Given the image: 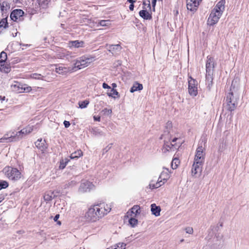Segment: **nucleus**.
I'll return each instance as SVG.
<instances>
[{
  "mask_svg": "<svg viewBox=\"0 0 249 249\" xmlns=\"http://www.w3.org/2000/svg\"><path fill=\"white\" fill-rule=\"evenodd\" d=\"M69 160L67 159H65V161L64 160H61L60 161L59 168L63 169L66 166Z\"/></svg>",
  "mask_w": 249,
  "mask_h": 249,
  "instance_id": "36",
  "label": "nucleus"
},
{
  "mask_svg": "<svg viewBox=\"0 0 249 249\" xmlns=\"http://www.w3.org/2000/svg\"><path fill=\"white\" fill-rule=\"evenodd\" d=\"M157 0H152V10H153V11H155V6H156Z\"/></svg>",
  "mask_w": 249,
  "mask_h": 249,
  "instance_id": "48",
  "label": "nucleus"
},
{
  "mask_svg": "<svg viewBox=\"0 0 249 249\" xmlns=\"http://www.w3.org/2000/svg\"><path fill=\"white\" fill-rule=\"evenodd\" d=\"M63 124L66 128H68L71 124L70 123L67 121H64Z\"/></svg>",
  "mask_w": 249,
  "mask_h": 249,
  "instance_id": "49",
  "label": "nucleus"
},
{
  "mask_svg": "<svg viewBox=\"0 0 249 249\" xmlns=\"http://www.w3.org/2000/svg\"><path fill=\"white\" fill-rule=\"evenodd\" d=\"M32 87L29 86L26 84H23L22 91V93H28L30 92L32 90Z\"/></svg>",
  "mask_w": 249,
  "mask_h": 249,
  "instance_id": "34",
  "label": "nucleus"
},
{
  "mask_svg": "<svg viewBox=\"0 0 249 249\" xmlns=\"http://www.w3.org/2000/svg\"><path fill=\"white\" fill-rule=\"evenodd\" d=\"M107 95L109 97L115 98L114 95H119V92L114 89H110V92H107Z\"/></svg>",
  "mask_w": 249,
  "mask_h": 249,
  "instance_id": "33",
  "label": "nucleus"
},
{
  "mask_svg": "<svg viewBox=\"0 0 249 249\" xmlns=\"http://www.w3.org/2000/svg\"><path fill=\"white\" fill-rule=\"evenodd\" d=\"M164 183L165 181H162L161 179L160 180V178H159V179L158 180L157 182L156 183H152V182L150 183L149 185V188L151 189L158 188L160 187Z\"/></svg>",
  "mask_w": 249,
  "mask_h": 249,
  "instance_id": "24",
  "label": "nucleus"
},
{
  "mask_svg": "<svg viewBox=\"0 0 249 249\" xmlns=\"http://www.w3.org/2000/svg\"><path fill=\"white\" fill-rule=\"evenodd\" d=\"M129 223L132 227H134L138 224V220L135 218L131 217L129 220Z\"/></svg>",
  "mask_w": 249,
  "mask_h": 249,
  "instance_id": "38",
  "label": "nucleus"
},
{
  "mask_svg": "<svg viewBox=\"0 0 249 249\" xmlns=\"http://www.w3.org/2000/svg\"><path fill=\"white\" fill-rule=\"evenodd\" d=\"M197 81L190 77L188 81V92L191 96H196L197 94Z\"/></svg>",
  "mask_w": 249,
  "mask_h": 249,
  "instance_id": "8",
  "label": "nucleus"
},
{
  "mask_svg": "<svg viewBox=\"0 0 249 249\" xmlns=\"http://www.w3.org/2000/svg\"><path fill=\"white\" fill-rule=\"evenodd\" d=\"M131 213L134 214V216L139 214L141 213L140 207L139 205H135L131 209Z\"/></svg>",
  "mask_w": 249,
  "mask_h": 249,
  "instance_id": "28",
  "label": "nucleus"
},
{
  "mask_svg": "<svg viewBox=\"0 0 249 249\" xmlns=\"http://www.w3.org/2000/svg\"><path fill=\"white\" fill-rule=\"evenodd\" d=\"M134 3H131L129 7L130 10L133 11L134 10Z\"/></svg>",
  "mask_w": 249,
  "mask_h": 249,
  "instance_id": "52",
  "label": "nucleus"
},
{
  "mask_svg": "<svg viewBox=\"0 0 249 249\" xmlns=\"http://www.w3.org/2000/svg\"><path fill=\"white\" fill-rule=\"evenodd\" d=\"M0 7L2 14L6 13L7 11L10 9V5L6 1H3L0 3Z\"/></svg>",
  "mask_w": 249,
  "mask_h": 249,
  "instance_id": "25",
  "label": "nucleus"
},
{
  "mask_svg": "<svg viewBox=\"0 0 249 249\" xmlns=\"http://www.w3.org/2000/svg\"><path fill=\"white\" fill-rule=\"evenodd\" d=\"M8 186V183L5 180L0 181V190L2 189H5Z\"/></svg>",
  "mask_w": 249,
  "mask_h": 249,
  "instance_id": "39",
  "label": "nucleus"
},
{
  "mask_svg": "<svg viewBox=\"0 0 249 249\" xmlns=\"http://www.w3.org/2000/svg\"><path fill=\"white\" fill-rule=\"evenodd\" d=\"M111 210V206L105 203L94 205L89 209L85 217L87 221L96 222L107 214Z\"/></svg>",
  "mask_w": 249,
  "mask_h": 249,
  "instance_id": "1",
  "label": "nucleus"
},
{
  "mask_svg": "<svg viewBox=\"0 0 249 249\" xmlns=\"http://www.w3.org/2000/svg\"><path fill=\"white\" fill-rule=\"evenodd\" d=\"M0 71L5 73H8L11 71V67L9 65L6 64V62L4 64H0Z\"/></svg>",
  "mask_w": 249,
  "mask_h": 249,
  "instance_id": "26",
  "label": "nucleus"
},
{
  "mask_svg": "<svg viewBox=\"0 0 249 249\" xmlns=\"http://www.w3.org/2000/svg\"><path fill=\"white\" fill-rule=\"evenodd\" d=\"M55 72L59 74H65L68 72L73 71V68L71 67H65L63 66H59L55 68Z\"/></svg>",
  "mask_w": 249,
  "mask_h": 249,
  "instance_id": "18",
  "label": "nucleus"
},
{
  "mask_svg": "<svg viewBox=\"0 0 249 249\" xmlns=\"http://www.w3.org/2000/svg\"><path fill=\"white\" fill-rule=\"evenodd\" d=\"M112 86L113 87V89H114L117 87V85L115 83H113L112 84Z\"/></svg>",
  "mask_w": 249,
  "mask_h": 249,
  "instance_id": "59",
  "label": "nucleus"
},
{
  "mask_svg": "<svg viewBox=\"0 0 249 249\" xmlns=\"http://www.w3.org/2000/svg\"><path fill=\"white\" fill-rule=\"evenodd\" d=\"M216 63L214 61V58L210 56H207V60L206 64V78L208 81L210 80L211 82L213 80L212 75L213 74V69Z\"/></svg>",
  "mask_w": 249,
  "mask_h": 249,
  "instance_id": "4",
  "label": "nucleus"
},
{
  "mask_svg": "<svg viewBox=\"0 0 249 249\" xmlns=\"http://www.w3.org/2000/svg\"><path fill=\"white\" fill-rule=\"evenodd\" d=\"M140 16L145 20H150L152 19V15L146 10H142L139 12Z\"/></svg>",
  "mask_w": 249,
  "mask_h": 249,
  "instance_id": "20",
  "label": "nucleus"
},
{
  "mask_svg": "<svg viewBox=\"0 0 249 249\" xmlns=\"http://www.w3.org/2000/svg\"><path fill=\"white\" fill-rule=\"evenodd\" d=\"M94 187L92 183L90 181L85 180L82 182L79 188V191L81 193L89 192Z\"/></svg>",
  "mask_w": 249,
  "mask_h": 249,
  "instance_id": "13",
  "label": "nucleus"
},
{
  "mask_svg": "<svg viewBox=\"0 0 249 249\" xmlns=\"http://www.w3.org/2000/svg\"><path fill=\"white\" fill-rule=\"evenodd\" d=\"M103 88L104 89H111V88L110 86H109L107 83H104L103 84Z\"/></svg>",
  "mask_w": 249,
  "mask_h": 249,
  "instance_id": "50",
  "label": "nucleus"
},
{
  "mask_svg": "<svg viewBox=\"0 0 249 249\" xmlns=\"http://www.w3.org/2000/svg\"><path fill=\"white\" fill-rule=\"evenodd\" d=\"M142 4L144 5H147V7L149 9H151V5L150 0H143Z\"/></svg>",
  "mask_w": 249,
  "mask_h": 249,
  "instance_id": "44",
  "label": "nucleus"
},
{
  "mask_svg": "<svg viewBox=\"0 0 249 249\" xmlns=\"http://www.w3.org/2000/svg\"><path fill=\"white\" fill-rule=\"evenodd\" d=\"M3 172L9 179L12 180H17L21 177L20 172L18 169L15 168H12L9 166L5 167L3 169Z\"/></svg>",
  "mask_w": 249,
  "mask_h": 249,
  "instance_id": "5",
  "label": "nucleus"
},
{
  "mask_svg": "<svg viewBox=\"0 0 249 249\" xmlns=\"http://www.w3.org/2000/svg\"><path fill=\"white\" fill-rule=\"evenodd\" d=\"M91 59L89 58L86 57L85 56H82L77 59L74 64L73 71L77 68V69H81L86 67H87L90 63Z\"/></svg>",
  "mask_w": 249,
  "mask_h": 249,
  "instance_id": "7",
  "label": "nucleus"
},
{
  "mask_svg": "<svg viewBox=\"0 0 249 249\" xmlns=\"http://www.w3.org/2000/svg\"><path fill=\"white\" fill-rule=\"evenodd\" d=\"M94 120L95 121L100 122V117L99 116H94L93 117Z\"/></svg>",
  "mask_w": 249,
  "mask_h": 249,
  "instance_id": "51",
  "label": "nucleus"
},
{
  "mask_svg": "<svg viewBox=\"0 0 249 249\" xmlns=\"http://www.w3.org/2000/svg\"><path fill=\"white\" fill-rule=\"evenodd\" d=\"M204 163L199 161H194L192 168V175L193 176H199L202 170Z\"/></svg>",
  "mask_w": 249,
  "mask_h": 249,
  "instance_id": "10",
  "label": "nucleus"
},
{
  "mask_svg": "<svg viewBox=\"0 0 249 249\" xmlns=\"http://www.w3.org/2000/svg\"><path fill=\"white\" fill-rule=\"evenodd\" d=\"M84 41L79 40L71 41L69 43L70 47H74L75 48L84 47Z\"/></svg>",
  "mask_w": 249,
  "mask_h": 249,
  "instance_id": "22",
  "label": "nucleus"
},
{
  "mask_svg": "<svg viewBox=\"0 0 249 249\" xmlns=\"http://www.w3.org/2000/svg\"><path fill=\"white\" fill-rule=\"evenodd\" d=\"M233 82L232 81V83H231V86H232V85H233Z\"/></svg>",
  "mask_w": 249,
  "mask_h": 249,
  "instance_id": "62",
  "label": "nucleus"
},
{
  "mask_svg": "<svg viewBox=\"0 0 249 249\" xmlns=\"http://www.w3.org/2000/svg\"><path fill=\"white\" fill-rule=\"evenodd\" d=\"M24 12L21 9L13 10L10 15V18L14 21H22L23 20Z\"/></svg>",
  "mask_w": 249,
  "mask_h": 249,
  "instance_id": "11",
  "label": "nucleus"
},
{
  "mask_svg": "<svg viewBox=\"0 0 249 249\" xmlns=\"http://www.w3.org/2000/svg\"><path fill=\"white\" fill-rule=\"evenodd\" d=\"M179 163V160L178 158H174L173 159L171 166L172 169H175L178 167V164Z\"/></svg>",
  "mask_w": 249,
  "mask_h": 249,
  "instance_id": "31",
  "label": "nucleus"
},
{
  "mask_svg": "<svg viewBox=\"0 0 249 249\" xmlns=\"http://www.w3.org/2000/svg\"><path fill=\"white\" fill-rule=\"evenodd\" d=\"M4 199V196L2 194L0 195V203Z\"/></svg>",
  "mask_w": 249,
  "mask_h": 249,
  "instance_id": "54",
  "label": "nucleus"
},
{
  "mask_svg": "<svg viewBox=\"0 0 249 249\" xmlns=\"http://www.w3.org/2000/svg\"><path fill=\"white\" fill-rule=\"evenodd\" d=\"M221 15V14H219V12L217 13L212 10L207 20L208 25L213 26L216 24L218 21Z\"/></svg>",
  "mask_w": 249,
  "mask_h": 249,
  "instance_id": "12",
  "label": "nucleus"
},
{
  "mask_svg": "<svg viewBox=\"0 0 249 249\" xmlns=\"http://www.w3.org/2000/svg\"><path fill=\"white\" fill-rule=\"evenodd\" d=\"M110 22L109 20H102L100 21L99 24L101 26H107L110 24Z\"/></svg>",
  "mask_w": 249,
  "mask_h": 249,
  "instance_id": "40",
  "label": "nucleus"
},
{
  "mask_svg": "<svg viewBox=\"0 0 249 249\" xmlns=\"http://www.w3.org/2000/svg\"><path fill=\"white\" fill-rule=\"evenodd\" d=\"M33 129L32 127L28 126L17 132L16 135H11L10 136H8V134H7V136L5 135L3 137L0 139V142H3L5 141L7 142L15 141L17 140V138L21 139L23 137V135H26L31 133L33 131Z\"/></svg>",
  "mask_w": 249,
  "mask_h": 249,
  "instance_id": "2",
  "label": "nucleus"
},
{
  "mask_svg": "<svg viewBox=\"0 0 249 249\" xmlns=\"http://www.w3.org/2000/svg\"><path fill=\"white\" fill-rule=\"evenodd\" d=\"M202 0H187V8L188 10L193 11L196 10L199 3Z\"/></svg>",
  "mask_w": 249,
  "mask_h": 249,
  "instance_id": "14",
  "label": "nucleus"
},
{
  "mask_svg": "<svg viewBox=\"0 0 249 249\" xmlns=\"http://www.w3.org/2000/svg\"><path fill=\"white\" fill-rule=\"evenodd\" d=\"M160 139L164 140V144L162 147L163 152L165 153L167 151H169L170 150H172L174 148L176 149V144H174L177 140L178 138H175L170 142L171 135L169 134V132L168 131H165L164 133L160 136Z\"/></svg>",
  "mask_w": 249,
  "mask_h": 249,
  "instance_id": "3",
  "label": "nucleus"
},
{
  "mask_svg": "<svg viewBox=\"0 0 249 249\" xmlns=\"http://www.w3.org/2000/svg\"><path fill=\"white\" fill-rule=\"evenodd\" d=\"M168 178H169V174L168 173H162L161 174L159 178L161 180L163 179L164 180V181H166V180L168 179Z\"/></svg>",
  "mask_w": 249,
  "mask_h": 249,
  "instance_id": "41",
  "label": "nucleus"
},
{
  "mask_svg": "<svg viewBox=\"0 0 249 249\" xmlns=\"http://www.w3.org/2000/svg\"><path fill=\"white\" fill-rule=\"evenodd\" d=\"M225 3L224 0H221L216 4L213 10L217 13L219 12V14L222 15L225 9Z\"/></svg>",
  "mask_w": 249,
  "mask_h": 249,
  "instance_id": "15",
  "label": "nucleus"
},
{
  "mask_svg": "<svg viewBox=\"0 0 249 249\" xmlns=\"http://www.w3.org/2000/svg\"><path fill=\"white\" fill-rule=\"evenodd\" d=\"M11 87L13 91L18 93H22L23 84L17 81H14Z\"/></svg>",
  "mask_w": 249,
  "mask_h": 249,
  "instance_id": "16",
  "label": "nucleus"
},
{
  "mask_svg": "<svg viewBox=\"0 0 249 249\" xmlns=\"http://www.w3.org/2000/svg\"><path fill=\"white\" fill-rule=\"evenodd\" d=\"M167 126H168L169 127H172V123L170 122H168L167 123Z\"/></svg>",
  "mask_w": 249,
  "mask_h": 249,
  "instance_id": "55",
  "label": "nucleus"
},
{
  "mask_svg": "<svg viewBox=\"0 0 249 249\" xmlns=\"http://www.w3.org/2000/svg\"><path fill=\"white\" fill-rule=\"evenodd\" d=\"M143 89V86L142 84H140L139 83L137 82H135L134 84L132 87L131 88L130 92L131 93H133L135 91H138V90H141Z\"/></svg>",
  "mask_w": 249,
  "mask_h": 249,
  "instance_id": "23",
  "label": "nucleus"
},
{
  "mask_svg": "<svg viewBox=\"0 0 249 249\" xmlns=\"http://www.w3.org/2000/svg\"><path fill=\"white\" fill-rule=\"evenodd\" d=\"M107 49L112 53H114L120 51L122 47L119 44L107 45Z\"/></svg>",
  "mask_w": 249,
  "mask_h": 249,
  "instance_id": "19",
  "label": "nucleus"
},
{
  "mask_svg": "<svg viewBox=\"0 0 249 249\" xmlns=\"http://www.w3.org/2000/svg\"><path fill=\"white\" fill-rule=\"evenodd\" d=\"M224 148V144L223 142H221L219 144L218 152L220 154H221V152L223 151Z\"/></svg>",
  "mask_w": 249,
  "mask_h": 249,
  "instance_id": "45",
  "label": "nucleus"
},
{
  "mask_svg": "<svg viewBox=\"0 0 249 249\" xmlns=\"http://www.w3.org/2000/svg\"><path fill=\"white\" fill-rule=\"evenodd\" d=\"M107 249H118V248L116 245V246H114V247H111V248H108Z\"/></svg>",
  "mask_w": 249,
  "mask_h": 249,
  "instance_id": "58",
  "label": "nucleus"
},
{
  "mask_svg": "<svg viewBox=\"0 0 249 249\" xmlns=\"http://www.w3.org/2000/svg\"><path fill=\"white\" fill-rule=\"evenodd\" d=\"M205 148L202 145H199L196 149L194 161H199L204 163L205 160Z\"/></svg>",
  "mask_w": 249,
  "mask_h": 249,
  "instance_id": "9",
  "label": "nucleus"
},
{
  "mask_svg": "<svg viewBox=\"0 0 249 249\" xmlns=\"http://www.w3.org/2000/svg\"><path fill=\"white\" fill-rule=\"evenodd\" d=\"M127 1L130 3H134L136 2V1L134 0H127Z\"/></svg>",
  "mask_w": 249,
  "mask_h": 249,
  "instance_id": "57",
  "label": "nucleus"
},
{
  "mask_svg": "<svg viewBox=\"0 0 249 249\" xmlns=\"http://www.w3.org/2000/svg\"><path fill=\"white\" fill-rule=\"evenodd\" d=\"M82 155V152L81 150H78L71 154L70 158L71 159H77Z\"/></svg>",
  "mask_w": 249,
  "mask_h": 249,
  "instance_id": "29",
  "label": "nucleus"
},
{
  "mask_svg": "<svg viewBox=\"0 0 249 249\" xmlns=\"http://www.w3.org/2000/svg\"><path fill=\"white\" fill-rule=\"evenodd\" d=\"M5 29V28H4V26H1V25H0V33L2 31Z\"/></svg>",
  "mask_w": 249,
  "mask_h": 249,
  "instance_id": "56",
  "label": "nucleus"
},
{
  "mask_svg": "<svg viewBox=\"0 0 249 249\" xmlns=\"http://www.w3.org/2000/svg\"><path fill=\"white\" fill-rule=\"evenodd\" d=\"M7 58V53L2 51L0 54V64H4V62H6Z\"/></svg>",
  "mask_w": 249,
  "mask_h": 249,
  "instance_id": "30",
  "label": "nucleus"
},
{
  "mask_svg": "<svg viewBox=\"0 0 249 249\" xmlns=\"http://www.w3.org/2000/svg\"><path fill=\"white\" fill-rule=\"evenodd\" d=\"M112 143L109 144L104 149V152H107L112 147Z\"/></svg>",
  "mask_w": 249,
  "mask_h": 249,
  "instance_id": "47",
  "label": "nucleus"
},
{
  "mask_svg": "<svg viewBox=\"0 0 249 249\" xmlns=\"http://www.w3.org/2000/svg\"><path fill=\"white\" fill-rule=\"evenodd\" d=\"M79 107L81 108H84L87 107L89 104V101L88 100H84L81 102H79Z\"/></svg>",
  "mask_w": 249,
  "mask_h": 249,
  "instance_id": "35",
  "label": "nucleus"
},
{
  "mask_svg": "<svg viewBox=\"0 0 249 249\" xmlns=\"http://www.w3.org/2000/svg\"><path fill=\"white\" fill-rule=\"evenodd\" d=\"M53 193L49 191L46 192L44 195V199L46 202H49L52 200L53 198L54 197Z\"/></svg>",
  "mask_w": 249,
  "mask_h": 249,
  "instance_id": "27",
  "label": "nucleus"
},
{
  "mask_svg": "<svg viewBox=\"0 0 249 249\" xmlns=\"http://www.w3.org/2000/svg\"><path fill=\"white\" fill-rule=\"evenodd\" d=\"M126 244L124 243H119L116 244L118 249H125Z\"/></svg>",
  "mask_w": 249,
  "mask_h": 249,
  "instance_id": "43",
  "label": "nucleus"
},
{
  "mask_svg": "<svg viewBox=\"0 0 249 249\" xmlns=\"http://www.w3.org/2000/svg\"><path fill=\"white\" fill-rule=\"evenodd\" d=\"M151 211L153 214L156 216H158L160 215L161 209L160 206H156L155 204H152L151 205Z\"/></svg>",
  "mask_w": 249,
  "mask_h": 249,
  "instance_id": "21",
  "label": "nucleus"
},
{
  "mask_svg": "<svg viewBox=\"0 0 249 249\" xmlns=\"http://www.w3.org/2000/svg\"><path fill=\"white\" fill-rule=\"evenodd\" d=\"M59 214H57L55 215V216L54 217V218H53V220L54 221H58V219L59 218Z\"/></svg>",
  "mask_w": 249,
  "mask_h": 249,
  "instance_id": "53",
  "label": "nucleus"
},
{
  "mask_svg": "<svg viewBox=\"0 0 249 249\" xmlns=\"http://www.w3.org/2000/svg\"><path fill=\"white\" fill-rule=\"evenodd\" d=\"M31 77L35 79L43 80L44 76L41 75L40 74L34 73L31 75Z\"/></svg>",
  "mask_w": 249,
  "mask_h": 249,
  "instance_id": "32",
  "label": "nucleus"
},
{
  "mask_svg": "<svg viewBox=\"0 0 249 249\" xmlns=\"http://www.w3.org/2000/svg\"><path fill=\"white\" fill-rule=\"evenodd\" d=\"M227 108L229 111H233L237 105V99L233 95L232 92H230L226 97Z\"/></svg>",
  "mask_w": 249,
  "mask_h": 249,
  "instance_id": "6",
  "label": "nucleus"
},
{
  "mask_svg": "<svg viewBox=\"0 0 249 249\" xmlns=\"http://www.w3.org/2000/svg\"><path fill=\"white\" fill-rule=\"evenodd\" d=\"M183 241H184V239H181V240H180V242H183Z\"/></svg>",
  "mask_w": 249,
  "mask_h": 249,
  "instance_id": "61",
  "label": "nucleus"
},
{
  "mask_svg": "<svg viewBox=\"0 0 249 249\" xmlns=\"http://www.w3.org/2000/svg\"><path fill=\"white\" fill-rule=\"evenodd\" d=\"M7 18V17L3 18L0 21V25H1V26H4V28H7L8 27V23Z\"/></svg>",
  "mask_w": 249,
  "mask_h": 249,
  "instance_id": "37",
  "label": "nucleus"
},
{
  "mask_svg": "<svg viewBox=\"0 0 249 249\" xmlns=\"http://www.w3.org/2000/svg\"><path fill=\"white\" fill-rule=\"evenodd\" d=\"M102 112H103L105 115H109L112 113V110L105 108L102 110Z\"/></svg>",
  "mask_w": 249,
  "mask_h": 249,
  "instance_id": "42",
  "label": "nucleus"
},
{
  "mask_svg": "<svg viewBox=\"0 0 249 249\" xmlns=\"http://www.w3.org/2000/svg\"><path fill=\"white\" fill-rule=\"evenodd\" d=\"M56 222H57V223L58 225H61V222H60V221H56Z\"/></svg>",
  "mask_w": 249,
  "mask_h": 249,
  "instance_id": "60",
  "label": "nucleus"
},
{
  "mask_svg": "<svg viewBox=\"0 0 249 249\" xmlns=\"http://www.w3.org/2000/svg\"><path fill=\"white\" fill-rule=\"evenodd\" d=\"M36 147L42 151H44L47 148V146L45 140H43L42 139H38L35 142Z\"/></svg>",
  "mask_w": 249,
  "mask_h": 249,
  "instance_id": "17",
  "label": "nucleus"
},
{
  "mask_svg": "<svg viewBox=\"0 0 249 249\" xmlns=\"http://www.w3.org/2000/svg\"><path fill=\"white\" fill-rule=\"evenodd\" d=\"M186 232L189 234H192L193 233V229L191 227H187L185 228Z\"/></svg>",
  "mask_w": 249,
  "mask_h": 249,
  "instance_id": "46",
  "label": "nucleus"
}]
</instances>
